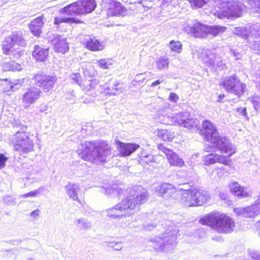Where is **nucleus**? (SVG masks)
I'll use <instances>...</instances> for the list:
<instances>
[{"mask_svg": "<svg viewBox=\"0 0 260 260\" xmlns=\"http://www.w3.org/2000/svg\"><path fill=\"white\" fill-rule=\"evenodd\" d=\"M127 193L120 203L106 210L108 216L118 218L123 222L126 216L133 214L134 210L138 209L139 206L145 203L148 198L147 190L141 185L129 188Z\"/></svg>", "mask_w": 260, "mask_h": 260, "instance_id": "1", "label": "nucleus"}, {"mask_svg": "<svg viewBox=\"0 0 260 260\" xmlns=\"http://www.w3.org/2000/svg\"><path fill=\"white\" fill-rule=\"evenodd\" d=\"M79 156L83 159L99 165L106 161L110 154L109 146L106 141L101 142L86 141L77 150Z\"/></svg>", "mask_w": 260, "mask_h": 260, "instance_id": "2", "label": "nucleus"}, {"mask_svg": "<svg viewBox=\"0 0 260 260\" xmlns=\"http://www.w3.org/2000/svg\"><path fill=\"white\" fill-rule=\"evenodd\" d=\"M179 230L176 228H170L160 236L151 238L150 242L155 250L168 252L174 249L177 245V236Z\"/></svg>", "mask_w": 260, "mask_h": 260, "instance_id": "3", "label": "nucleus"}, {"mask_svg": "<svg viewBox=\"0 0 260 260\" xmlns=\"http://www.w3.org/2000/svg\"><path fill=\"white\" fill-rule=\"evenodd\" d=\"M179 189L183 191L180 194L179 202L185 207L202 206L210 199V195L206 190L194 188Z\"/></svg>", "mask_w": 260, "mask_h": 260, "instance_id": "4", "label": "nucleus"}, {"mask_svg": "<svg viewBox=\"0 0 260 260\" xmlns=\"http://www.w3.org/2000/svg\"><path fill=\"white\" fill-rule=\"evenodd\" d=\"M26 45L21 31H13L7 37L3 44V51L4 54L19 58L23 54L22 49L19 47H24Z\"/></svg>", "mask_w": 260, "mask_h": 260, "instance_id": "5", "label": "nucleus"}, {"mask_svg": "<svg viewBox=\"0 0 260 260\" xmlns=\"http://www.w3.org/2000/svg\"><path fill=\"white\" fill-rule=\"evenodd\" d=\"M203 128L202 135L205 140L221 152L226 153L228 151L226 138L219 136L216 127L209 121L205 120L203 122Z\"/></svg>", "mask_w": 260, "mask_h": 260, "instance_id": "6", "label": "nucleus"}, {"mask_svg": "<svg viewBox=\"0 0 260 260\" xmlns=\"http://www.w3.org/2000/svg\"><path fill=\"white\" fill-rule=\"evenodd\" d=\"M200 222L210 226L219 233H226L228 231V216L220 212H211L201 218Z\"/></svg>", "mask_w": 260, "mask_h": 260, "instance_id": "7", "label": "nucleus"}, {"mask_svg": "<svg viewBox=\"0 0 260 260\" xmlns=\"http://www.w3.org/2000/svg\"><path fill=\"white\" fill-rule=\"evenodd\" d=\"M96 7L94 0H79L60 9L59 12L67 15H79L92 12Z\"/></svg>", "mask_w": 260, "mask_h": 260, "instance_id": "8", "label": "nucleus"}, {"mask_svg": "<svg viewBox=\"0 0 260 260\" xmlns=\"http://www.w3.org/2000/svg\"><path fill=\"white\" fill-rule=\"evenodd\" d=\"M13 140L14 149L20 155L27 154L34 149L33 141L25 132H17L13 138Z\"/></svg>", "mask_w": 260, "mask_h": 260, "instance_id": "9", "label": "nucleus"}, {"mask_svg": "<svg viewBox=\"0 0 260 260\" xmlns=\"http://www.w3.org/2000/svg\"><path fill=\"white\" fill-rule=\"evenodd\" d=\"M246 85L235 76L229 79V101L236 103L244 92Z\"/></svg>", "mask_w": 260, "mask_h": 260, "instance_id": "10", "label": "nucleus"}, {"mask_svg": "<svg viewBox=\"0 0 260 260\" xmlns=\"http://www.w3.org/2000/svg\"><path fill=\"white\" fill-rule=\"evenodd\" d=\"M32 80L35 85L42 88L43 90L46 92L53 89L57 81V77L55 76L48 75L44 73L39 72L34 75Z\"/></svg>", "mask_w": 260, "mask_h": 260, "instance_id": "11", "label": "nucleus"}, {"mask_svg": "<svg viewBox=\"0 0 260 260\" xmlns=\"http://www.w3.org/2000/svg\"><path fill=\"white\" fill-rule=\"evenodd\" d=\"M178 125L185 127L191 132L198 131L199 128V120L197 118L192 117L188 112L178 113Z\"/></svg>", "mask_w": 260, "mask_h": 260, "instance_id": "12", "label": "nucleus"}, {"mask_svg": "<svg viewBox=\"0 0 260 260\" xmlns=\"http://www.w3.org/2000/svg\"><path fill=\"white\" fill-rule=\"evenodd\" d=\"M41 90L36 87H30L26 89L22 96V103L25 108L29 107L39 99Z\"/></svg>", "mask_w": 260, "mask_h": 260, "instance_id": "13", "label": "nucleus"}, {"mask_svg": "<svg viewBox=\"0 0 260 260\" xmlns=\"http://www.w3.org/2000/svg\"><path fill=\"white\" fill-rule=\"evenodd\" d=\"M105 8L107 9V15L111 16H124L127 14L126 9L119 2L115 0H103Z\"/></svg>", "mask_w": 260, "mask_h": 260, "instance_id": "14", "label": "nucleus"}, {"mask_svg": "<svg viewBox=\"0 0 260 260\" xmlns=\"http://www.w3.org/2000/svg\"><path fill=\"white\" fill-rule=\"evenodd\" d=\"M234 213L237 215L244 217L253 218L260 214V198L251 206L244 208H236L234 209Z\"/></svg>", "mask_w": 260, "mask_h": 260, "instance_id": "15", "label": "nucleus"}, {"mask_svg": "<svg viewBox=\"0 0 260 260\" xmlns=\"http://www.w3.org/2000/svg\"><path fill=\"white\" fill-rule=\"evenodd\" d=\"M48 40L54 46L56 52L64 53L69 49L66 38L57 34L50 33L48 35Z\"/></svg>", "mask_w": 260, "mask_h": 260, "instance_id": "16", "label": "nucleus"}, {"mask_svg": "<svg viewBox=\"0 0 260 260\" xmlns=\"http://www.w3.org/2000/svg\"><path fill=\"white\" fill-rule=\"evenodd\" d=\"M183 30L196 38H204L207 36V25L199 22L193 23L192 25H186Z\"/></svg>", "mask_w": 260, "mask_h": 260, "instance_id": "17", "label": "nucleus"}, {"mask_svg": "<svg viewBox=\"0 0 260 260\" xmlns=\"http://www.w3.org/2000/svg\"><path fill=\"white\" fill-rule=\"evenodd\" d=\"M177 189L170 183H162L156 188V192L157 194L165 200H169L173 197Z\"/></svg>", "mask_w": 260, "mask_h": 260, "instance_id": "18", "label": "nucleus"}, {"mask_svg": "<svg viewBox=\"0 0 260 260\" xmlns=\"http://www.w3.org/2000/svg\"><path fill=\"white\" fill-rule=\"evenodd\" d=\"M160 150L162 151L167 156L171 166L182 167L184 165V161L172 150L164 146H159Z\"/></svg>", "mask_w": 260, "mask_h": 260, "instance_id": "19", "label": "nucleus"}, {"mask_svg": "<svg viewBox=\"0 0 260 260\" xmlns=\"http://www.w3.org/2000/svg\"><path fill=\"white\" fill-rule=\"evenodd\" d=\"M214 10L211 13L217 16L220 19H223L228 17V2L221 0L214 1L213 4Z\"/></svg>", "mask_w": 260, "mask_h": 260, "instance_id": "20", "label": "nucleus"}, {"mask_svg": "<svg viewBox=\"0 0 260 260\" xmlns=\"http://www.w3.org/2000/svg\"><path fill=\"white\" fill-rule=\"evenodd\" d=\"M244 6L238 1L229 2V19H233L240 17L242 15Z\"/></svg>", "mask_w": 260, "mask_h": 260, "instance_id": "21", "label": "nucleus"}, {"mask_svg": "<svg viewBox=\"0 0 260 260\" xmlns=\"http://www.w3.org/2000/svg\"><path fill=\"white\" fill-rule=\"evenodd\" d=\"M204 164L208 166L215 164L216 162H220L224 165H228V159L226 156L219 155L214 153H209L205 155L202 157Z\"/></svg>", "mask_w": 260, "mask_h": 260, "instance_id": "22", "label": "nucleus"}, {"mask_svg": "<svg viewBox=\"0 0 260 260\" xmlns=\"http://www.w3.org/2000/svg\"><path fill=\"white\" fill-rule=\"evenodd\" d=\"M139 147V145L134 143H124L118 142L117 148L119 154L122 156H128L136 151Z\"/></svg>", "mask_w": 260, "mask_h": 260, "instance_id": "23", "label": "nucleus"}, {"mask_svg": "<svg viewBox=\"0 0 260 260\" xmlns=\"http://www.w3.org/2000/svg\"><path fill=\"white\" fill-rule=\"evenodd\" d=\"M231 192L238 198H246L250 195V192L247 188H245L235 182L229 186Z\"/></svg>", "mask_w": 260, "mask_h": 260, "instance_id": "24", "label": "nucleus"}, {"mask_svg": "<svg viewBox=\"0 0 260 260\" xmlns=\"http://www.w3.org/2000/svg\"><path fill=\"white\" fill-rule=\"evenodd\" d=\"M65 189L70 199L80 203L78 196L81 193V190L78 184L69 183L66 185Z\"/></svg>", "mask_w": 260, "mask_h": 260, "instance_id": "25", "label": "nucleus"}, {"mask_svg": "<svg viewBox=\"0 0 260 260\" xmlns=\"http://www.w3.org/2000/svg\"><path fill=\"white\" fill-rule=\"evenodd\" d=\"M44 24L43 16H41L31 21L29 25L31 32L36 36H39L42 33V27Z\"/></svg>", "mask_w": 260, "mask_h": 260, "instance_id": "26", "label": "nucleus"}, {"mask_svg": "<svg viewBox=\"0 0 260 260\" xmlns=\"http://www.w3.org/2000/svg\"><path fill=\"white\" fill-rule=\"evenodd\" d=\"M203 60L209 67H220L222 64L220 57L216 56L214 53H206L205 57L203 58Z\"/></svg>", "mask_w": 260, "mask_h": 260, "instance_id": "27", "label": "nucleus"}, {"mask_svg": "<svg viewBox=\"0 0 260 260\" xmlns=\"http://www.w3.org/2000/svg\"><path fill=\"white\" fill-rule=\"evenodd\" d=\"M99 84V81L96 79H92L89 80H85L82 84L81 86L82 89L88 94L94 96L95 92H92Z\"/></svg>", "mask_w": 260, "mask_h": 260, "instance_id": "28", "label": "nucleus"}, {"mask_svg": "<svg viewBox=\"0 0 260 260\" xmlns=\"http://www.w3.org/2000/svg\"><path fill=\"white\" fill-rule=\"evenodd\" d=\"M86 48L91 51H101L104 49V45L95 37H89L86 40Z\"/></svg>", "mask_w": 260, "mask_h": 260, "instance_id": "29", "label": "nucleus"}, {"mask_svg": "<svg viewBox=\"0 0 260 260\" xmlns=\"http://www.w3.org/2000/svg\"><path fill=\"white\" fill-rule=\"evenodd\" d=\"M33 57L39 61H43L48 56V49L35 46L32 52Z\"/></svg>", "mask_w": 260, "mask_h": 260, "instance_id": "30", "label": "nucleus"}, {"mask_svg": "<svg viewBox=\"0 0 260 260\" xmlns=\"http://www.w3.org/2000/svg\"><path fill=\"white\" fill-rule=\"evenodd\" d=\"M159 119L161 123L168 125L178 124L179 123V118H178V113L175 115L170 114L160 116Z\"/></svg>", "mask_w": 260, "mask_h": 260, "instance_id": "31", "label": "nucleus"}, {"mask_svg": "<svg viewBox=\"0 0 260 260\" xmlns=\"http://www.w3.org/2000/svg\"><path fill=\"white\" fill-rule=\"evenodd\" d=\"M82 22L81 20L72 17L58 16L55 17L54 19V24L57 25H59L61 23H67L72 24L73 23H82Z\"/></svg>", "mask_w": 260, "mask_h": 260, "instance_id": "32", "label": "nucleus"}, {"mask_svg": "<svg viewBox=\"0 0 260 260\" xmlns=\"http://www.w3.org/2000/svg\"><path fill=\"white\" fill-rule=\"evenodd\" d=\"M226 28L223 26L219 25L208 26L207 25V35H211L213 36H216L219 35L226 30Z\"/></svg>", "mask_w": 260, "mask_h": 260, "instance_id": "33", "label": "nucleus"}, {"mask_svg": "<svg viewBox=\"0 0 260 260\" xmlns=\"http://www.w3.org/2000/svg\"><path fill=\"white\" fill-rule=\"evenodd\" d=\"M157 135L163 141H172L175 137L173 133L167 129H158Z\"/></svg>", "mask_w": 260, "mask_h": 260, "instance_id": "34", "label": "nucleus"}, {"mask_svg": "<svg viewBox=\"0 0 260 260\" xmlns=\"http://www.w3.org/2000/svg\"><path fill=\"white\" fill-rule=\"evenodd\" d=\"M96 61L99 67L104 70L110 69L114 64V60L111 58H104Z\"/></svg>", "mask_w": 260, "mask_h": 260, "instance_id": "35", "label": "nucleus"}, {"mask_svg": "<svg viewBox=\"0 0 260 260\" xmlns=\"http://www.w3.org/2000/svg\"><path fill=\"white\" fill-rule=\"evenodd\" d=\"M75 225L80 229L88 230L91 228L90 222L83 218L78 219L74 222Z\"/></svg>", "mask_w": 260, "mask_h": 260, "instance_id": "36", "label": "nucleus"}, {"mask_svg": "<svg viewBox=\"0 0 260 260\" xmlns=\"http://www.w3.org/2000/svg\"><path fill=\"white\" fill-rule=\"evenodd\" d=\"M169 64V58L166 56H162L158 58L156 62L157 68L159 70L167 69Z\"/></svg>", "mask_w": 260, "mask_h": 260, "instance_id": "37", "label": "nucleus"}, {"mask_svg": "<svg viewBox=\"0 0 260 260\" xmlns=\"http://www.w3.org/2000/svg\"><path fill=\"white\" fill-rule=\"evenodd\" d=\"M230 29L232 30L234 34L241 37L243 39L248 40V42L250 41V39L252 38V36H247V31L246 30L243 29L241 27H234V29L232 28H230Z\"/></svg>", "mask_w": 260, "mask_h": 260, "instance_id": "38", "label": "nucleus"}, {"mask_svg": "<svg viewBox=\"0 0 260 260\" xmlns=\"http://www.w3.org/2000/svg\"><path fill=\"white\" fill-rule=\"evenodd\" d=\"M118 84L114 85V86L111 88L110 87H106L104 88V92H105L107 94H109L110 95H116L119 94V93H121L123 92V89L122 87L117 86Z\"/></svg>", "mask_w": 260, "mask_h": 260, "instance_id": "39", "label": "nucleus"}, {"mask_svg": "<svg viewBox=\"0 0 260 260\" xmlns=\"http://www.w3.org/2000/svg\"><path fill=\"white\" fill-rule=\"evenodd\" d=\"M168 46L173 52L180 53L182 50V44L179 41H171Z\"/></svg>", "mask_w": 260, "mask_h": 260, "instance_id": "40", "label": "nucleus"}, {"mask_svg": "<svg viewBox=\"0 0 260 260\" xmlns=\"http://www.w3.org/2000/svg\"><path fill=\"white\" fill-rule=\"evenodd\" d=\"M192 7L198 8L202 7L207 4L209 0H188Z\"/></svg>", "mask_w": 260, "mask_h": 260, "instance_id": "41", "label": "nucleus"}, {"mask_svg": "<svg viewBox=\"0 0 260 260\" xmlns=\"http://www.w3.org/2000/svg\"><path fill=\"white\" fill-rule=\"evenodd\" d=\"M44 187H40L36 190L22 195V197L24 198L28 197H36L40 194L41 192L44 190Z\"/></svg>", "mask_w": 260, "mask_h": 260, "instance_id": "42", "label": "nucleus"}, {"mask_svg": "<svg viewBox=\"0 0 260 260\" xmlns=\"http://www.w3.org/2000/svg\"><path fill=\"white\" fill-rule=\"evenodd\" d=\"M248 100L252 103L256 110H257L260 108V96L254 95L251 98H249Z\"/></svg>", "mask_w": 260, "mask_h": 260, "instance_id": "43", "label": "nucleus"}, {"mask_svg": "<svg viewBox=\"0 0 260 260\" xmlns=\"http://www.w3.org/2000/svg\"><path fill=\"white\" fill-rule=\"evenodd\" d=\"M140 161L142 163H145L148 165H152V163L154 161V159L152 155L148 154L142 156L140 158Z\"/></svg>", "mask_w": 260, "mask_h": 260, "instance_id": "44", "label": "nucleus"}, {"mask_svg": "<svg viewBox=\"0 0 260 260\" xmlns=\"http://www.w3.org/2000/svg\"><path fill=\"white\" fill-rule=\"evenodd\" d=\"M105 190V193L107 194H109L110 193H113L114 194L118 195L120 193V189L117 185H114L113 186L110 187H107L106 188H102Z\"/></svg>", "mask_w": 260, "mask_h": 260, "instance_id": "45", "label": "nucleus"}, {"mask_svg": "<svg viewBox=\"0 0 260 260\" xmlns=\"http://www.w3.org/2000/svg\"><path fill=\"white\" fill-rule=\"evenodd\" d=\"M71 80L73 83H76L81 86L82 82H81L80 75L79 73L73 74L71 76Z\"/></svg>", "mask_w": 260, "mask_h": 260, "instance_id": "46", "label": "nucleus"}, {"mask_svg": "<svg viewBox=\"0 0 260 260\" xmlns=\"http://www.w3.org/2000/svg\"><path fill=\"white\" fill-rule=\"evenodd\" d=\"M235 111L237 112V114L239 115V116L244 117L246 120H248V117L247 114L246 109L245 107L237 108L235 109Z\"/></svg>", "mask_w": 260, "mask_h": 260, "instance_id": "47", "label": "nucleus"}, {"mask_svg": "<svg viewBox=\"0 0 260 260\" xmlns=\"http://www.w3.org/2000/svg\"><path fill=\"white\" fill-rule=\"evenodd\" d=\"M108 246L109 247L113 248L115 250H120L122 248V243L118 242H109Z\"/></svg>", "mask_w": 260, "mask_h": 260, "instance_id": "48", "label": "nucleus"}, {"mask_svg": "<svg viewBox=\"0 0 260 260\" xmlns=\"http://www.w3.org/2000/svg\"><path fill=\"white\" fill-rule=\"evenodd\" d=\"M249 254L251 258L256 260H260L259 252L257 251H250Z\"/></svg>", "mask_w": 260, "mask_h": 260, "instance_id": "49", "label": "nucleus"}, {"mask_svg": "<svg viewBox=\"0 0 260 260\" xmlns=\"http://www.w3.org/2000/svg\"><path fill=\"white\" fill-rule=\"evenodd\" d=\"M178 99H179V96L176 93H175L174 92H171L170 94V95L169 97V100L170 101H172L174 103H176L178 101Z\"/></svg>", "mask_w": 260, "mask_h": 260, "instance_id": "50", "label": "nucleus"}, {"mask_svg": "<svg viewBox=\"0 0 260 260\" xmlns=\"http://www.w3.org/2000/svg\"><path fill=\"white\" fill-rule=\"evenodd\" d=\"M7 160V157L3 154H0V169L3 168L5 166V163Z\"/></svg>", "mask_w": 260, "mask_h": 260, "instance_id": "51", "label": "nucleus"}, {"mask_svg": "<svg viewBox=\"0 0 260 260\" xmlns=\"http://www.w3.org/2000/svg\"><path fill=\"white\" fill-rule=\"evenodd\" d=\"M3 201L7 204L10 205L13 202V199L10 196H6L3 197Z\"/></svg>", "mask_w": 260, "mask_h": 260, "instance_id": "52", "label": "nucleus"}, {"mask_svg": "<svg viewBox=\"0 0 260 260\" xmlns=\"http://www.w3.org/2000/svg\"><path fill=\"white\" fill-rule=\"evenodd\" d=\"M145 74V73H142L137 75L135 81L142 83L145 79V78L143 77Z\"/></svg>", "mask_w": 260, "mask_h": 260, "instance_id": "53", "label": "nucleus"}, {"mask_svg": "<svg viewBox=\"0 0 260 260\" xmlns=\"http://www.w3.org/2000/svg\"><path fill=\"white\" fill-rule=\"evenodd\" d=\"M229 157L236 152V148L232 144L229 143Z\"/></svg>", "mask_w": 260, "mask_h": 260, "instance_id": "54", "label": "nucleus"}, {"mask_svg": "<svg viewBox=\"0 0 260 260\" xmlns=\"http://www.w3.org/2000/svg\"><path fill=\"white\" fill-rule=\"evenodd\" d=\"M48 110V105L46 104H43L40 106L39 111L40 112H45Z\"/></svg>", "mask_w": 260, "mask_h": 260, "instance_id": "55", "label": "nucleus"}, {"mask_svg": "<svg viewBox=\"0 0 260 260\" xmlns=\"http://www.w3.org/2000/svg\"><path fill=\"white\" fill-rule=\"evenodd\" d=\"M3 69L6 71L14 70V68H13V67H12V63L10 64L9 63H5L3 65Z\"/></svg>", "mask_w": 260, "mask_h": 260, "instance_id": "56", "label": "nucleus"}, {"mask_svg": "<svg viewBox=\"0 0 260 260\" xmlns=\"http://www.w3.org/2000/svg\"><path fill=\"white\" fill-rule=\"evenodd\" d=\"M88 70H90V73H89V75L90 76H94L97 74L96 72L93 70V67L91 65L89 64L88 66Z\"/></svg>", "mask_w": 260, "mask_h": 260, "instance_id": "57", "label": "nucleus"}, {"mask_svg": "<svg viewBox=\"0 0 260 260\" xmlns=\"http://www.w3.org/2000/svg\"><path fill=\"white\" fill-rule=\"evenodd\" d=\"M223 191V189H221L219 192V195L221 200H225L227 197V193L226 191L224 192Z\"/></svg>", "mask_w": 260, "mask_h": 260, "instance_id": "58", "label": "nucleus"}, {"mask_svg": "<svg viewBox=\"0 0 260 260\" xmlns=\"http://www.w3.org/2000/svg\"><path fill=\"white\" fill-rule=\"evenodd\" d=\"M229 232L231 231H233V228L235 226L234 222L231 218L229 217Z\"/></svg>", "mask_w": 260, "mask_h": 260, "instance_id": "59", "label": "nucleus"}, {"mask_svg": "<svg viewBox=\"0 0 260 260\" xmlns=\"http://www.w3.org/2000/svg\"><path fill=\"white\" fill-rule=\"evenodd\" d=\"M22 241L21 240L18 239L11 240L10 241L9 243L14 245H19L21 243Z\"/></svg>", "mask_w": 260, "mask_h": 260, "instance_id": "60", "label": "nucleus"}, {"mask_svg": "<svg viewBox=\"0 0 260 260\" xmlns=\"http://www.w3.org/2000/svg\"><path fill=\"white\" fill-rule=\"evenodd\" d=\"M155 225H154L153 224H151V223H148V224L144 225V229L147 231L152 230L153 229H154L155 228Z\"/></svg>", "mask_w": 260, "mask_h": 260, "instance_id": "61", "label": "nucleus"}, {"mask_svg": "<svg viewBox=\"0 0 260 260\" xmlns=\"http://www.w3.org/2000/svg\"><path fill=\"white\" fill-rule=\"evenodd\" d=\"M12 67L14 68V70H16L17 71H20L22 69V67L20 64H18L17 63L12 61Z\"/></svg>", "mask_w": 260, "mask_h": 260, "instance_id": "62", "label": "nucleus"}, {"mask_svg": "<svg viewBox=\"0 0 260 260\" xmlns=\"http://www.w3.org/2000/svg\"><path fill=\"white\" fill-rule=\"evenodd\" d=\"M40 214V210L39 209L35 210L30 213V216L34 217L39 216Z\"/></svg>", "mask_w": 260, "mask_h": 260, "instance_id": "63", "label": "nucleus"}, {"mask_svg": "<svg viewBox=\"0 0 260 260\" xmlns=\"http://www.w3.org/2000/svg\"><path fill=\"white\" fill-rule=\"evenodd\" d=\"M162 81H163V80H157L151 84V87H154L160 84Z\"/></svg>", "mask_w": 260, "mask_h": 260, "instance_id": "64", "label": "nucleus"}]
</instances>
